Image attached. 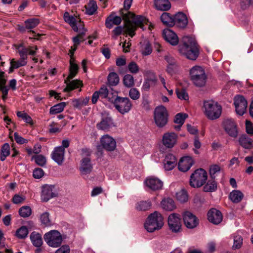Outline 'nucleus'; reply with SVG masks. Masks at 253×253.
<instances>
[{
  "mask_svg": "<svg viewBox=\"0 0 253 253\" xmlns=\"http://www.w3.org/2000/svg\"><path fill=\"white\" fill-rule=\"evenodd\" d=\"M180 53L191 60H196L199 54V49L195 40L189 36L182 39V43L178 46Z\"/></svg>",
  "mask_w": 253,
  "mask_h": 253,
  "instance_id": "obj_1",
  "label": "nucleus"
},
{
  "mask_svg": "<svg viewBox=\"0 0 253 253\" xmlns=\"http://www.w3.org/2000/svg\"><path fill=\"white\" fill-rule=\"evenodd\" d=\"M123 19L125 21V33L128 34L131 38L135 34V31L137 27L143 29L144 18L140 15H135L133 13L128 11L123 13Z\"/></svg>",
  "mask_w": 253,
  "mask_h": 253,
  "instance_id": "obj_2",
  "label": "nucleus"
},
{
  "mask_svg": "<svg viewBox=\"0 0 253 253\" xmlns=\"http://www.w3.org/2000/svg\"><path fill=\"white\" fill-rule=\"evenodd\" d=\"M204 113L211 120L218 119L221 115L222 108L217 102L213 100H207L204 102Z\"/></svg>",
  "mask_w": 253,
  "mask_h": 253,
  "instance_id": "obj_3",
  "label": "nucleus"
},
{
  "mask_svg": "<svg viewBox=\"0 0 253 253\" xmlns=\"http://www.w3.org/2000/svg\"><path fill=\"white\" fill-rule=\"evenodd\" d=\"M163 225V217L160 212L156 211L149 215L144 226L149 232H153L161 229Z\"/></svg>",
  "mask_w": 253,
  "mask_h": 253,
  "instance_id": "obj_4",
  "label": "nucleus"
},
{
  "mask_svg": "<svg viewBox=\"0 0 253 253\" xmlns=\"http://www.w3.org/2000/svg\"><path fill=\"white\" fill-rule=\"evenodd\" d=\"M190 79L193 84L198 87H202L205 85L207 75L204 69L199 66L193 67L189 72Z\"/></svg>",
  "mask_w": 253,
  "mask_h": 253,
  "instance_id": "obj_5",
  "label": "nucleus"
},
{
  "mask_svg": "<svg viewBox=\"0 0 253 253\" xmlns=\"http://www.w3.org/2000/svg\"><path fill=\"white\" fill-rule=\"evenodd\" d=\"M79 70V66L77 64H71L70 65V74L66 79L65 80V83L66 87L64 89V92H69L82 86V82L78 80H73L70 82L77 74Z\"/></svg>",
  "mask_w": 253,
  "mask_h": 253,
  "instance_id": "obj_6",
  "label": "nucleus"
},
{
  "mask_svg": "<svg viewBox=\"0 0 253 253\" xmlns=\"http://www.w3.org/2000/svg\"><path fill=\"white\" fill-rule=\"evenodd\" d=\"M109 102L112 103L116 109L121 114L128 113L132 107V104L128 97L117 96L115 98H110Z\"/></svg>",
  "mask_w": 253,
  "mask_h": 253,
  "instance_id": "obj_7",
  "label": "nucleus"
},
{
  "mask_svg": "<svg viewBox=\"0 0 253 253\" xmlns=\"http://www.w3.org/2000/svg\"><path fill=\"white\" fill-rule=\"evenodd\" d=\"M46 243L52 248H57L60 246L62 243V237L57 230H52L46 233L43 236Z\"/></svg>",
  "mask_w": 253,
  "mask_h": 253,
  "instance_id": "obj_8",
  "label": "nucleus"
},
{
  "mask_svg": "<svg viewBox=\"0 0 253 253\" xmlns=\"http://www.w3.org/2000/svg\"><path fill=\"white\" fill-rule=\"evenodd\" d=\"M207 179V173L203 169H197L193 173L190 179V185L193 187H200Z\"/></svg>",
  "mask_w": 253,
  "mask_h": 253,
  "instance_id": "obj_9",
  "label": "nucleus"
},
{
  "mask_svg": "<svg viewBox=\"0 0 253 253\" xmlns=\"http://www.w3.org/2000/svg\"><path fill=\"white\" fill-rule=\"evenodd\" d=\"M154 118L156 126L159 127L165 126L168 121L167 110L163 106H159L154 111Z\"/></svg>",
  "mask_w": 253,
  "mask_h": 253,
  "instance_id": "obj_10",
  "label": "nucleus"
},
{
  "mask_svg": "<svg viewBox=\"0 0 253 253\" xmlns=\"http://www.w3.org/2000/svg\"><path fill=\"white\" fill-rule=\"evenodd\" d=\"M115 126V125L113 119L109 114H102L100 121L96 125L98 129L104 131H109Z\"/></svg>",
  "mask_w": 253,
  "mask_h": 253,
  "instance_id": "obj_11",
  "label": "nucleus"
},
{
  "mask_svg": "<svg viewBox=\"0 0 253 253\" xmlns=\"http://www.w3.org/2000/svg\"><path fill=\"white\" fill-rule=\"evenodd\" d=\"M100 143L104 149L109 152L114 151L117 146L115 139L108 134H105L101 137Z\"/></svg>",
  "mask_w": 253,
  "mask_h": 253,
  "instance_id": "obj_12",
  "label": "nucleus"
},
{
  "mask_svg": "<svg viewBox=\"0 0 253 253\" xmlns=\"http://www.w3.org/2000/svg\"><path fill=\"white\" fill-rule=\"evenodd\" d=\"M223 127L225 131L231 137H236L238 135L237 126L232 119H225L222 122Z\"/></svg>",
  "mask_w": 253,
  "mask_h": 253,
  "instance_id": "obj_13",
  "label": "nucleus"
},
{
  "mask_svg": "<svg viewBox=\"0 0 253 253\" xmlns=\"http://www.w3.org/2000/svg\"><path fill=\"white\" fill-rule=\"evenodd\" d=\"M169 229L173 232H178L181 229V218L177 213L170 214L168 219Z\"/></svg>",
  "mask_w": 253,
  "mask_h": 253,
  "instance_id": "obj_14",
  "label": "nucleus"
},
{
  "mask_svg": "<svg viewBox=\"0 0 253 253\" xmlns=\"http://www.w3.org/2000/svg\"><path fill=\"white\" fill-rule=\"evenodd\" d=\"M57 191L54 185H45L42 187L41 199L43 202H47L49 199L57 197Z\"/></svg>",
  "mask_w": 253,
  "mask_h": 253,
  "instance_id": "obj_15",
  "label": "nucleus"
},
{
  "mask_svg": "<svg viewBox=\"0 0 253 253\" xmlns=\"http://www.w3.org/2000/svg\"><path fill=\"white\" fill-rule=\"evenodd\" d=\"M234 100L236 113L240 116L243 115L247 110V100L242 95L236 96Z\"/></svg>",
  "mask_w": 253,
  "mask_h": 253,
  "instance_id": "obj_16",
  "label": "nucleus"
},
{
  "mask_svg": "<svg viewBox=\"0 0 253 253\" xmlns=\"http://www.w3.org/2000/svg\"><path fill=\"white\" fill-rule=\"evenodd\" d=\"M183 219L185 226L189 229H193L199 224L198 218L189 211H185L183 213Z\"/></svg>",
  "mask_w": 253,
  "mask_h": 253,
  "instance_id": "obj_17",
  "label": "nucleus"
},
{
  "mask_svg": "<svg viewBox=\"0 0 253 253\" xmlns=\"http://www.w3.org/2000/svg\"><path fill=\"white\" fill-rule=\"evenodd\" d=\"M65 153V150L62 146L56 147L51 153V158L58 165L61 166L64 161Z\"/></svg>",
  "mask_w": 253,
  "mask_h": 253,
  "instance_id": "obj_18",
  "label": "nucleus"
},
{
  "mask_svg": "<svg viewBox=\"0 0 253 253\" xmlns=\"http://www.w3.org/2000/svg\"><path fill=\"white\" fill-rule=\"evenodd\" d=\"M223 216L221 212L215 209H211L208 213V219L214 224H218L222 220Z\"/></svg>",
  "mask_w": 253,
  "mask_h": 253,
  "instance_id": "obj_19",
  "label": "nucleus"
},
{
  "mask_svg": "<svg viewBox=\"0 0 253 253\" xmlns=\"http://www.w3.org/2000/svg\"><path fill=\"white\" fill-rule=\"evenodd\" d=\"M177 138V135L173 132L165 133L163 137V143L167 148H171L176 144Z\"/></svg>",
  "mask_w": 253,
  "mask_h": 253,
  "instance_id": "obj_20",
  "label": "nucleus"
},
{
  "mask_svg": "<svg viewBox=\"0 0 253 253\" xmlns=\"http://www.w3.org/2000/svg\"><path fill=\"white\" fill-rule=\"evenodd\" d=\"M163 36L165 40L172 45H176L178 43V38L176 34L169 29L163 30Z\"/></svg>",
  "mask_w": 253,
  "mask_h": 253,
  "instance_id": "obj_21",
  "label": "nucleus"
},
{
  "mask_svg": "<svg viewBox=\"0 0 253 253\" xmlns=\"http://www.w3.org/2000/svg\"><path fill=\"white\" fill-rule=\"evenodd\" d=\"M194 161L192 158L189 156L183 157L180 160L178 163V169L183 172L187 171L193 165Z\"/></svg>",
  "mask_w": 253,
  "mask_h": 253,
  "instance_id": "obj_22",
  "label": "nucleus"
},
{
  "mask_svg": "<svg viewBox=\"0 0 253 253\" xmlns=\"http://www.w3.org/2000/svg\"><path fill=\"white\" fill-rule=\"evenodd\" d=\"M145 184L147 187L153 190L161 189L163 185V182L159 179L155 177H150L145 180Z\"/></svg>",
  "mask_w": 253,
  "mask_h": 253,
  "instance_id": "obj_23",
  "label": "nucleus"
},
{
  "mask_svg": "<svg viewBox=\"0 0 253 253\" xmlns=\"http://www.w3.org/2000/svg\"><path fill=\"white\" fill-rule=\"evenodd\" d=\"M80 169L82 174L86 175L91 172L92 166L89 157H85L82 159Z\"/></svg>",
  "mask_w": 253,
  "mask_h": 253,
  "instance_id": "obj_24",
  "label": "nucleus"
},
{
  "mask_svg": "<svg viewBox=\"0 0 253 253\" xmlns=\"http://www.w3.org/2000/svg\"><path fill=\"white\" fill-rule=\"evenodd\" d=\"M175 157L171 154H168L164 161V168L166 170L172 169L176 164Z\"/></svg>",
  "mask_w": 253,
  "mask_h": 253,
  "instance_id": "obj_25",
  "label": "nucleus"
},
{
  "mask_svg": "<svg viewBox=\"0 0 253 253\" xmlns=\"http://www.w3.org/2000/svg\"><path fill=\"white\" fill-rule=\"evenodd\" d=\"M174 25L180 28H185L188 23V20L185 14L178 12L174 16Z\"/></svg>",
  "mask_w": 253,
  "mask_h": 253,
  "instance_id": "obj_26",
  "label": "nucleus"
},
{
  "mask_svg": "<svg viewBox=\"0 0 253 253\" xmlns=\"http://www.w3.org/2000/svg\"><path fill=\"white\" fill-rule=\"evenodd\" d=\"M140 51L143 55L147 56L150 55L152 52V48L149 41L144 40L140 43Z\"/></svg>",
  "mask_w": 253,
  "mask_h": 253,
  "instance_id": "obj_27",
  "label": "nucleus"
},
{
  "mask_svg": "<svg viewBox=\"0 0 253 253\" xmlns=\"http://www.w3.org/2000/svg\"><path fill=\"white\" fill-rule=\"evenodd\" d=\"M154 4L157 9L162 11L168 10L171 7L169 0H155Z\"/></svg>",
  "mask_w": 253,
  "mask_h": 253,
  "instance_id": "obj_28",
  "label": "nucleus"
},
{
  "mask_svg": "<svg viewBox=\"0 0 253 253\" xmlns=\"http://www.w3.org/2000/svg\"><path fill=\"white\" fill-rule=\"evenodd\" d=\"M122 22V18L118 16H109L106 20L105 25L108 28H112L113 25H118Z\"/></svg>",
  "mask_w": 253,
  "mask_h": 253,
  "instance_id": "obj_29",
  "label": "nucleus"
},
{
  "mask_svg": "<svg viewBox=\"0 0 253 253\" xmlns=\"http://www.w3.org/2000/svg\"><path fill=\"white\" fill-rule=\"evenodd\" d=\"M33 245L36 247H40L43 243L42 235L36 232H33L30 236Z\"/></svg>",
  "mask_w": 253,
  "mask_h": 253,
  "instance_id": "obj_30",
  "label": "nucleus"
},
{
  "mask_svg": "<svg viewBox=\"0 0 253 253\" xmlns=\"http://www.w3.org/2000/svg\"><path fill=\"white\" fill-rule=\"evenodd\" d=\"M64 19L66 22L70 24L74 31L78 32L79 26L77 25L76 19L74 17L70 15L69 12H65L64 14Z\"/></svg>",
  "mask_w": 253,
  "mask_h": 253,
  "instance_id": "obj_31",
  "label": "nucleus"
},
{
  "mask_svg": "<svg viewBox=\"0 0 253 253\" xmlns=\"http://www.w3.org/2000/svg\"><path fill=\"white\" fill-rule=\"evenodd\" d=\"M161 19L162 22L166 25L172 26L174 25V17L169 13H163L161 16Z\"/></svg>",
  "mask_w": 253,
  "mask_h": 253,
  "instance_id": "obj_32",
  "label": "nucleus"
},
{
  "mask_svg": "<svg viewBox=\"0 0 253 253\" xmlns=\"http://www.w3.org/2000/svg\"><path fill=\"white\" fill-rule=\"evenodd\" d=\"M161 206L164 210L171 211L175 208L174 202L172 199L167 198L161 202Z\"/></svg>",
  "mask_w": 253,
  "mask_h": 253,
  "instance_id": "obj_33",
  "label": "nucleus"
},
{
  "mask_svg": "<svg viewBox=\"0 0 253 253\" xmlns=\"http://www.w3.org/2000/svg\"><path fill=\"white\" fill-rule=\"evenodd\" d=\"M243 197V194L239 190H233L229 195L230 199L235 203H238L241 202Z\"/></svg>",
  "mask_w": 253,
  "mask_h": 253,
  "instance_id": "obj_34",
  "label": "nucleus"
},
{
  "mask_svg": "<svg viewBox=\"0 0 253 253\" xmlns=\"http://www.w3.org/2000/svg\"><path fill=\"white\" fill-rule=\"evenodd\" d=\"M89 100V97H86L84 98L76 99L73 101V105L74 107L81 109L83 107L86 106Z\"/></svg>",
  "mask_w": 253,
  "mask_h": 253,
  "instance_id": "obj_35",
  "label": "nucleus"
},
{
  "mask_svg": "<svg viewBox=\"0 0 253 253\" xmlns=\"http://www.w3.org/2000/svg\"><path fill=\"white\" fill-rule=\"evenodd\" d=\"M39 24V20L37 18H31L28 19L25 21V28L26 29L29 30L30 32L34 33L33 31L31 30Z\"/></svg>",
  "mask_w": 253,
  "mask_h": 253,
  "instance_id": "obj_36",
  "label": "nucleus"
},
{
  "mask_svg": "<svg viewBox=\"0 0 253 253\" xmlns=\"http://www.w3.org/2000/svg\"><path fill=\"white\" fill-rule=\"evenodd\" d=\"M240 144L244 148L250 149L252 146L251 139L246 134L242 135L239 139Z\"/></svg>",
  "mask_w": 253,
  "mask_h": 253,
  "instance_id": "obj_37",
  "label": "nucleus"
},
{
  "mask_svg": "<svg viewBox=\"0 0 253 253\" xmlns=\"http://www.w3.org/2000/svg\"><path fill=\"white\" fill-rule=\"evenodd\" d=\"M217 189V183L213 180H209L203 187V191L206 192H211Z\"/></svg>",
  "mask_w": 253,
  "mask_h": 253,
  "instance_id": "obj_38",
  "label": "nucleus"
},
{
  "mask_svg": "<svg viewBox=\"0 0 253 253\" xmlns=\"http://www.w3.org/2000/svg\"><path fill=\"white\" fill-rule=\"evenodd\" d=\"M107 80L108 84L111 86H115L119 83V76L115 72H111L108 75Z\"/></svg>",
  "mask_w": 253,
  "mask_h": 253,
  "instance_id": "obj_39",
  "label": "nucleus"
},
{
  "mask_svg": "<svg viewBox=\"0 0 253 253\" xmlns=\"http://www.w3.org/2000/svg\"><path fill=\"white\" fill-rule=\"evenodd\" d=\"M176 199L180 203H185L188 201V195L185 189H181L176 194Z\"/></svg>",
  "mask_w": 253,
  "mask_h": 253,
  "instance_id": "obj_40",
  "label": "nucleus"
},
{
  "mask_svg": "<svg viewBox=\"0 0 253 253\" xmlns=\"http://www.w3.org/2000/svg\"><path fill=\"white\" fill-rule=\"evenodd\" d=\"M86 13L88 15H93L97 10V6L95 1L93 0L89 1L87 5L85 6Z\"/></svg>",
  "mask_w": 253,
  "mask_h": 253,
  "instance_id": "obj_41",
  "label": "nucleus"
},
{
  "mask_svg": "<svg viewBox=\"0 0 253 253\" xmlns=\"http://www.w3.org/2000/svg\"><path fill=\"white\" fill-rule=\"evenodd\" d=\"M65 106L66 103L65 102L60 103L54 105L50 109V114H56L60 113L63 111Z\"/></svg>",
  "mask_w": 253,
  "mask_h": 253,
  "instance_id": "obj_42",
  "label": "nucleus"
},
{
  "mask_svg": "<svg viewBox=\"0 0 253 253\" xmlns=\"http://www.w3.org/2000/svg\"><path fill=\"white\" fill-rule=\"evenodd\" d=\"M151 203L149 201H140L136 205V209L138 211H146L150 209Z\"/></svg>",
  "mask_w": 253,
  "mask_h": 253,
  "instance_id": "obj_43",
  "label": "nucleus"
},
{
  "mask_svg": "<svg viewBox=\"0 0 253 253\" xmlns=\"http://www.w3.org/2000/svg\"><path fill=\"white\" fill-rule=\"evenodd\" d=\"M16 48L20 56V58L26 60L27 58V53L29 49L23 47L22 44L17 45Z\"/></svg>",
  "mask_w": 253,
  "mask_h": 253,
  "instance_id": "obj_44",
  "label": "nucleus"
},
{
  "mask_svg": "<svg viewBox=\"0 0 253 253\" xmlns=\"http://www.w3.org/2000/svg\"><path fill=\"white\" fill-rule=\"evenodd\" d=\"M32 213V210L29 206H23L19 210V214L22 217H29Z\"/></svg>",
  "mask_w": 253,
  "mask_h": 253,
  "instance_id": "obj_45",
  "label": "nucleus"
},
{
  "mask_svg": "<svg viewBox=\"0 0 253 253\" xmlns=\"http://www.w3.org/2000/svg\"><path fill=\"white\" fill-rule=\"evenodd\" d=\"M100 97L101 98H106L109 101L110 98H114L113 97H110V96L111 95L110 94L107 88L105 86H103L101 87L99 90L98 91Z\"/></svg>",
  "mask_w": 253,
  "mask_h": 253,
  "instance_id": "obj_46",
  "label": "nucleus"
},
{
  "mask_svg": "<svg viewBox=\"0 0 253 253\" xmlns=\"http://www.w3.org/2000/svg\"><path fill=\"white\" fill-rule=\"evenodd\" d=\"M28 230L26 226H22L17 230L16 236L19 239H23L27 237Z\"/></svg>",
  "mask_w": 253,
  "mask_h": 253,
  "instance_id": "obj_47",
  "label": "nucleus"
},
{
  "mask_svg": "<svg viewBox=\"0 0 253 253\" xmlns=\"http://www.w3.org/2000/svg\"><path fill=\"white\" fill-rule=\"evenodd\" d=\"M124 85L127 87H130L134 85V79L132 76L129 74L126 75L123 79Z\"/></svg>",
  "mask_w": 253,
  "mask_h": 253,
  "instance_id": "obj_48",
  "label": "nucleus"
},
{
  "mask_svg": "<svg viewBox=\"0 0 253 253\" xmlns=\"http://www.w3.org/2000/svg\"><path fill=\"white\" fill-rule=\"evenodd\" d=\"M243 244V238L240 235H236L234 237L233 249H239L241 248Z\"/></svg>",
  "mask_w": 253,
  "mask_h": 253,
  "instance_id": "obj_49",
  "label": "nucleus"
},
{
  "mask_svg": "<svg viewBox=\"0 0 253 253\" xmlns=\"http://www.w3.org/2000/svg\"><path fill=\"white\" fill-rule=\"evenodd\" d=\"M128 95L132 100H136L140 98V93L137 88H131L129 91Z\"/></svg>",
  "mask_w": 253,
  "mask_h": 253,
  "instance_id": "obj_50",
  "label": "nucleus"
},
{
  "mask_svg": "<svg viewBox=\"0 0 253 253\" xmlns=\"http://www.w3.org/2000/svg\"><path fill=\"white\" fill-rule=\"evenodd\" d=\"M188 117L186 114L178 113L176 115L174 119V123L182 125L186 118Z\"/></svg>",
  "mask_w": 253,
  "mask_h": 253,
  "instance_id": "obj_51",
  "label": "nucleus"
},
{
  "mask_svg": "<svg viewBox=\"0 0 253 253\" xmlns=\"http://www.w3.org/2000/svg\"><path fill=\"white\" fill-rule=\"evenodd\" d=\"M176 93L177 97L180 99L187 100L188 99V95L185 90L184 89H177Z\"/></svg>",
  "mask_w": 253,
  "mask_h": 253,
  "instance_id": "obj_52",
  "label": "nucleus"
},
{
  "mask_svg": "<svg viewBox=\"0 0 253 253\" xmlns=\"http://www.w3.org/2000/svg\"><path fill=\"white\" fill-rule=\"evenodd\" d=\"M49 215V213L47 212H45L43 213L41 216V222L45 226H50L51 225Z\"/></svg>",
  "mask_w": 253,
  "mask_h": 253,
  "instance_id": "obj_53",
  "label": "nucleus"
},
{
  "mask_svg": "<svg viewBox=\"0 0 253 253\" xmlns=\"http://www.w3.org/2000/svg\"><path fill=\"white\" fill-rule=\"evenodd\" d=\"M34 158L36 163L40 166L43 167L46 164V159L42 155L36 156Z\"/></svg>",
  "mask_w": 253,
  "mask_h": 253,
  "instance_id": "obj_54",
  "label": "nucleus"
},
{
  "mask_svg": "<svg viewBox=\"0 0 253 253\" xmlns=\"http://www.w3.org/2000/svg\"><path fill=\"white\" fill-rule=\"evenodd\" d=\"M10 62L13 64V67L16 68V69L20 67L23 66L25 65L27 63L26 60H24L21 58L19 60L16 61H14V59H12L11 60Z\"/></svg>",
  "mask_w": 253,
  "mask_h": 253,
  "instance_id": "obj_55",
  "label": "nucleus"
},
{
  "mask_svg": "<svg viewBox=\"0 0 253 253\" xmlns=\"http://www.w3.org/2000/svg\"><path fill=\"white\" fill-rule=\"evenodd\" d=\"M128 69L130 72L136 74L139 71V67L134 62H131L128 65Z\"/></svg>",
  "mask_w": 253,
  "mask_h": 253,
  "instance_id": "obj_56",
  "label": "nucleus"
},
{
  "mask_svg": "<svg viewBox=\"0 0 253 253\" xmlns=\"http://www.w3.org/2000/svg\"><path fill=\"white\" fill-rule=\"evenodd\" d=\"M220 167L217 165H214L211 167L210 173L212 178H214L215 174L220 171Z\"/></svg>",
  "mask_w": 253,
  "mask_h": 253,
  "instance_id": "obj_57",
  "label": "nucleus"
},
{
  "mask_svg": "<svg viewBox=\"0 0 253 253\" xmlns=\"http://www.w3.org/2000/svg\"><path fill=\"white\" fill-rule=\"evenodd\" d=\"M43 170L41 168L35 169L33 170V175L34 178L39 179L42 177L43 175Z\"/></svg>",
  "mask_w": 253,
  "mask_h": 253,
  "instance_id": "obj_58",
  "label": "nucleus"
},
{
  "mask_svg": "<svg viewBox=\"0 0 253 253\" xmlns=\"http://www.w3.org/2000/svg\"><path fill=\"white\" fill-rule=\"evenodd\" d=\"M177 69V64H174L172 65H168L167 68V72L170 75H173L174 74Z\"/></svg>",
  "mask_w": 253,
  "mask_h": 253,
  "instance_id": "obj_59",
  "label": "nucleus"
},
{
  "mask_svg": "<svg viewBox=\"0 0 253 253\" xmlns=\"http://www.w3.org/2000/svg\"><path fill=\"white\" fill-rule=\"evenodd\" d=\"M194 146L195 147V149H193L194 153L196 154H199V152L197 149H199L201 147V143L199 141V138L197 135H196L194 137Z\"/></svg>",
  "mask_w": 253,
  "mask_h": 253,
  "instance_id": "obj_60",
  "label": "nucleus"
},
{
  "mask_svg": "<svg viewBox=\"0 0 253 253\" xmlns=\"http://www.w3.org/2000/svg\"><path fill=\"white\" fill-rule=\"evenodd\" d=\"M70 249L68 245H63L58 250H57L55 253H70Z\"/></svg>",
  "mask_w": 253,
  "mask_h": 253,
  "instance_id": "obj_61",
  "label": "nucleus"
},
{
  "mask_svg": "<svg viewBox=\"0 0 253 253\" xmlns=\"http://www.w3.org/2000/svg\"><path fill=\"white\" fill-rule=\"evenodd\" d=\"M14 139L17 143L23 144L27 142V140L18 135L17 132L14 134Z\"/></svg>",
  "mask_w": 253,
  "mask_h": 253,
  "instance_id": "obj_62",
  "label": "nucleus"
},
{
  "mask_svg": "<svg viewBox=\"0 0 253 253\" xmlns=\"http://www.w3.org/2000/svg\"><path fill=\"white\" fill-rule=\"evenodd\" d=\"M1 153L9 156L10 154V146L8 143H4L1 148Z\"/></svg>",
  "mask_w": 253,
  "mask_h": 253,
  "instance_id": "obj_63",
  "label": "nucleus"
},
{
  "mask_svg": "<svg viewBox=\"0 0 253 253\" xmlns=\"http://www.w3.org/2000/svg\"><path fill=\"white\" fill-rule=\"evenodd\" d=\"M25 200V198L19 195H15L12 198V202L14 204H18L22 203Z\"/></svg>",
  "mask_w": 253,
  "mask_h": 253,
  "instance_id": "obj_64",
  "label": "nucleus"
}]
</instances>
